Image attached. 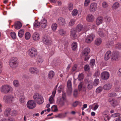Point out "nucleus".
Listing matches in <instances>:
<instances>
[{"instance_id":"obj_1","label":"nucleus","mask_w":121,"mask_h":121,"mask_svg":"<svg viewBox=\"0 0 121 121\" xmlns=\"http://www.w3.org/2000/svg\"><path fill=\"white\" fill-rule=\"evenodd\" d=\"M112 37L109 38L108 41L106 43V46L108 48H110L113 45L114 43V41L116 40L117 38V33L114 32Z\"/></svg>"},{"instance_id":"obj_2","label":"nucleus","mask_w":121,"mask_h":121,"mask_svg":"<svg viewBox=\"0 0 121 121\" xmlns=\"http://www.w3.org/2000/svg\"><path fill=\"white\" fill-rule=\"evenodd\" d=\"M18 59L16 57H12L9 61V65L12 68H16L18 66Z\"/></svg>"},{"instance_id":"obj_3","label":"nucleus","mask_w":121,"mask_h":121,"mask_svg":"<svg viewBox=\"0 0 121 121\" xmlns=\"http://www.w3.org/2000/svg\"><path fill=\"white\" fill-rule=\"evenodd\" d=\"M1 91L4 93H8L12 92L13 89L10 86L8 85H3L1 87Z\"/></svg>"},{"instance_id":"obj_4","label":"nucleus","mask_w":121,"mask_h":121,"mask_svg":"<svg viewBox=\"0 0 121 121\" xmlns=\"http://www.w3.org/2000/svg\"><path fill=\"white\" fill-rule=\"evenodd\" d=\"M33 98L34 101L39 104H42L44 102V100L43 97L38 93L35 94L33 96Z\"/></svg>"},{"instance_id":"obj_5","label":"nucleus","mask_w":121,"mask_h":121,"mask_svg":"<svg viewBox=\"0 0 121 121\" xmlns=\"http://www.w3.org/2000/svg\"><path fill=\"white\" fill-rule=\"evenodd\" d=\"M88 28L87 26H83L81 24H79L77 26L76 30L78 32H80V33L82 34L85 31L88 30Z\"/></svg>"},{"instance_id":"obj_6","label":"nucleus","mask_w":121,"mask_h":121,"mask_svg":"<svg viewBox=\"0 0 121 121\" xmlns=\"http://www.w3.org/2000/svg\"><path fill=\"white\" fill-rule=\"evenodd\" d=\"M36 106V104L33 100H30L28 101L26 104L27 108L30 109L35 108Z\"/></svg>"},{"instance_id":"obj_7","label":"nucleus","mask_w":121,"mask_h":121,"mask_svg":"<svg viewBox=\"0 0 121 121\" xmlns=\"http://www.w3.org/2000/svg\"><path fill=\"white\" fill-rule=\"evenodd\" d=\"M52 39L49 36L45 35L43 37V43L47 45H49L51 44L52 42Z\"/></svg>"},{"instance_id":"obj_8","label":"nucleus","mask_w":121,"mask_h":121,"mask_svg":"<svg viewBox=\"0 0 121 121\" xmlns=\"http://www.w3.org/2000/svg\"><path fill=\"white\" fill-rule=\"evenodd\" d=\"M28 52L29 55L31 57L35 56L37 55V50L34 48L30 49Z\"/></svg>"},{"instance_id":"obj_9","label":"nucleus","mask_w":121,"mask_h":121,"mask_svg":"<svg viewBox=\"0 0 121 121\" xmlns=\"http://www.w3.org/2000/svg\"><path fill=\"white\" fill-rule=\"evenodd\" d=\"M3 99L5 102H11L15 100L14 97L12 95H9L4 96Z\"/></svg>"},{"instance_id":"obj_10","label":"nucleus","mask_w":121,"mask_h":121,"mask_svg":"<svg viewBox=\"0 0 121 121\" xmlns=\"http://www.w3.org/2000/svg\"><path fill=\"white\" fill-rule=\"evenodd\" d=\"M57 86L58 85L56 86L55 87L54 89L52 92V95L50 97L49 99V101L50 104H52L53 102L55 96L56 92V89L57 87Z\"/></svg>"},{"instance_id":"obj_11","label":"nucleus","mask_w":121,"mask_h":121,"mask_svg":"<svg viewBox=\"0 0 121 121\" xmlns=\"http://www.w3.org/2000/svg\"><path fill=\"white\" fill-rule=\"evenodd\" d=\"M119 52H114L112 55L111 59L112 62H115L117 60Z\"/></svg>"},{"instance_id":"obj_12","label":"nucleus","mask_w":121,"mask_h":121,"mask_svg":"<svg viewBox=\"0 0 121 121\" xmlns=\"http://www.w3.org/2000/svg\"><path fill=\"white\" fill-rule=\"evenodd\" d=\"M95 35H94L91 34L88 35L85 39V42L87 43H90L94 39Z\"/></svg>"},{"instance_id":"obj_13","label":"nucleus","mask_w":121,"mask_h":121,"mask_svg":"<svg viewBox=\"0 0 121 121\" xmlns=\"http://www.w3.org/2000/svg\"><path fill=\"white\" fill-rule=\"evenodd\" d=\"M97 4L96 3H92L90 5L89 9L91 12H94L97 10Z\"/></svg>"},{"instance_id":"obj_14","label":"nucleus","mask_w":121,"mask_h":121,"mask_svg":"<svg viewBox=\"0 0 121 121\" xmlns=\"http://www.w3.org/2000/svg\"><path fill=\"white\" fill-rule=\"evenodd\" d=\"M106 31L104 29L99 28L97 30V33L101 37H104L106 35Z\"/></svg>"},{"instance_id":"obj_15","label":"nucleus","mask_w":121,"mask_h":121,"mask_svg":"<svg viewBox=\"0 0 121 121\" xmlns=\"http://www.w3.org/2000/svg\"><path fill=\"white\" fill-rule=\"evenodd\" d=\"M109 73L106 71L103 72L101 74V77L103 79L106 80L109 77Z\"/></svg>"},{"instance_id":"obj_16","label":"nucleus","mask_w":121,"mask_h":121,"mask_svg":"<svg viewBox=\"0 0 121 121\" xmlns=\"http://www.w3.org/2000/svg\"><path fill=\"white\" fill-rule=\"evenodd\" d=\"M57 22L60 26L65 25L66 24L65 19L62 17L59 18L57 21Z\"/></svg>"},{"instance_id":"obj_17","label":"nucleus","mask_w":121,"mask_h":121,"mask_svg":"<svg viewBox=\"0 0 121 121\" xmlns=\"http://www.w3.org/2000/svg\"><path fill=\"white\" fill-rule=\"evenodd\" d=\"M76 29L75 28L72 29L71 31L70 36L71 37L75 39L77 36L76 34Z\"/></svg>"},{"instance_id":"obj_18","label":"nucleus","mask_w":121,"mask_h":121,"mask_svg":"<svg viewBox=\"0 0 121 121\" xmlns=\"http://www.w3.org/2000/svg\"><path fill=\"white\" fill-rule=\"evenodd\" d=\"M94 20V16L91 14L87 15L86 16V20L88 22H91L93 21Z\"/></svg>"},{"instance_id":"obj_19","label":"nucleus","mask_w":121,"mask_h":121,"mask_svg":"<svg viewBox=\"0 0 121 121\" xmlns=\"http://www.w3.org/2000/svg\"><path fill=\"white\" fill-rule=\"evenodd\" d=\"M103 21V17L101 16L99 17L96 19L95 21L96 24L98 26L101 24Z\"/></svg>"},{"instance_id":"obj_20","label":"nucleus","mask_w":121,"mask_h":121,"mask_svg":"<svg viewBox=\"0 0 121 121\" xmlns=\"http://www.w3.org/2000/svg\"><path fill=\"white\" fill-rule=\"evenodd\" d=\"M29 72L32 74H37L39 73V70L36 68L32 67L30 68L29 69Z\"/></svg>"},{"instance_id":"obj_21","label":"nucleus","mask_w":121,"mask_h":121,"mask_svg":"<svg viewBox=\"0 0 121 121\" xmlns=\"http://www.w3.org/2000/svg\"><path fill=\"white\" fill-rule=\"evenodd\" d=\"M47 23L46 20L45 19H43L41 20L40 25L42 28H45L46 26Z\"/></svg>"},{"instance_id":"obj_22","label":"nucleus","mask_w":121,"mask_h":121,"mask_svg":"<svg viewBox=\"0 0 121 121\" xmlns=\"http://www.w3.org/2000/svg\"><path fill=\"white\" fill-rule=\"evenodd\" d=\"M32 38L33 40L35 41L38 40L40 39L39 34L37 32H34L32 35Z\"/></svg>"},{"instance_id":"obj_23","label":"nucleus","mask_w":121,"mask_h":121,"mask_svg":"<svg viewBox=\"0 0 121 121\" xmlns=\"http://www.w3.org/2000/svg\"><path fill=\"white\" fill-rule=\"evenodd\" d=\"M67 86L68 88V92L70 93L72 92V89L71 87V83L70 80H69L67 82Z\"/></svg>"},{"instance_id":"obj_24","label":"nucleus","mask_w":121,"mask_h":121,"mask_svg":"<svg viewBox=\"0 0 121 121\" xmlns=\"http://www.w3.org/2000/svg\"><path fill=\"white\" fill-rule=\"evenodd\" d=\"M111 54V52L110 51H108L105 54L104 57L105 60H108L110 58Z\"/></svg>"},{"instance_id":"obj_25","label":"nucleus","mask_w":121,"mask_h":121,"mask_svg":"<svg viewBox=\"0 0 121 121\" xmlns=\"http://www.w3.org/2000/svg\"><path fill=\"white\" fill-rule=\"evenodd\" d=\"M90 51V49L89 48H86L84 49L82 52V55L84 56H88Z\"/></svg>"},{"instance_id":"obj_26","label":"nucleus","mask_w":121,"mask_h":121,"mask_svg":"<svg viewBox=\"0 0 121 121\" xmlns=\"http://www.w3.org/2000/svg\"><path fill=\"white\" fill-rule=\"evenodd\" d=\"M120 6L119 3L118 2H116L113 4L112 8L113 10H116L119 8Z\"/></svg>"},{"instance_id":"obj_27","label":"nucleus","mask_w":121,"mask_h":121,"mask_svg":"<svg viewBox=\"0 0 121 121\" xmlns=\"http://www.w3.org/2000/svg\"><path fill=\"white\" fill-rule=\"evenodd\" d=\"M102 40L100 38L96 39L95 41V44L97 46H98L100 45L102 43Z\"/></svg>"},{"instance_id":"obj_28","label":"nucleus","mask_w":121,"mask_h":121,"mask_svg":"<svg viewBox=\"0 0 121 121\" xmlns=\"http://www.w3.org/2000/svg\"><path fill=\"white\" fill-rule=\"evenodd\" d=\"M14 26L15 29L17 30L19 29L22 27V24L19 22H17L15 24Z\"/></svg>"},{"instance_id":"obj_29","label":"nucleus","mask_w":121,"mask_h":121,"mask_svg":"<svg viewBox=\"0 0 121 121\" xmlns=\"http://www.w3.org/2000/svg\"><path fill=\"white\" fill-rule=\"evenodd\" d=\"M112 85L111 84L109 83H107L104 85L103 86V89L105 90H108L111 88Z\"/></svg>"},{"instance_id":"obj_30","label":"nucleus","mask_w":121,"mask_h":121,"mask_svg":"<svg viewBox=\"0 0 121 121\" xmlns=\"http://www.w3.org/2000/svg\"><path fill=\"white\" fill-rule=\"evenodd\" d=\"M87 87L89 89H91L93 87V84L92 83V81H88L87 83Z\"/></svg>"},{"instance_id":"obj_31","label":"nucleus","mask_w":121,"mask_h":121,"mask_svg":"<svg viewBox=\"0 0 121 121\" xmlns=\"http://www.w3.org/2000/svg\"><path fill=\"white\" fill-rule=\"evenodd\" d=\"M25 97L23 94H22L19 97V101L21 103H24L25 101Z\"/></svg>"},{"instance_id":"obj_32","label":"nucleus","mask_w":121,"mask_h":121,"mask_svg":"<svg viewBox=\"0 0 121 121\" xmlns=\"http://www.w3.org/2000/svg\"><path fill=\"white\" fill-rule=\"evenodd\" d=\"M55 73L52 71H50L48 74V78L49 79H51L53 78L54 75Z\"/></svg>"},{"instance_id":"obj_33","label":"nucleus","mask_w":121,"mask_h":121,"mask_svg":"<svg viewBox=\"0 0 121 121\" xmlns=\"http://www.w3.org/2000/svg\"><path fill=\"white\" fill-rule=\"evenodd\" d=\"M24 30L23 29L20 30L18 32V35L19 37L20 38H22L24 34Z\"/></svg>"},{"instance_id":"obj_34","label":"nucleus","mask_w":121,"mask_h":121,"mask_svg":"<svg viewBox=\"0 0 121 121\" xmlns=\"http://www.w3.org/2000/svg\"><path fill=\"white\" fill-rule=\"evenodd\" d=\"M11 109L10 108H8L4 112V114L6 116H8L11 115Z\"/></svg>"},{"instance_id":"obj_35","label":"nucleus","mask_w":121,"mask_h":121,"mask_svg":"<svg viewBox=\"0 0 121 121\" xmlns=\"http://www.w3.org/2000/svg\"><path fill=\"white\" fill-rule=\"evenodd\" d=\"M77 47V43L76 42H73L72 44V48L73 50H75Z\"/></svg>"},{"instance_id":"obj_36","label":"nucleus","mask_w":121,"mask_h":121,"mask_svg":"<svg viewBox=\"0 0 121 121\" xmlns=\"http://www.w3.org/2000/svg\"><path fill=\"white\" fill-rule=\"evenodd\" d=\"M31 37L30 33L29 32H26L25 34V38L26 39L28 40Z\"/></svg>"},{"instance_id":"obj_37","label":"nucleus","mask_w":121,"mask_h":121,"mask_svg":"<svg viewBox=\"0 0 121 121\" xmlns=\"http://www.w3.org/2000/svg\"><path fill=\"white\" fill-rule=\"evenodd\" d=\"M110 103L111 105L113 106H115L118 104L117 101L114 99H112Z\"/></svg>"},{"instance_id":"obj_38","label":"nucleus","mask_w":121,"mask_h":121,"mask_svg":"<svg viewBox=\"0 0 121 121\" xmlns=\"http://www.w3.org/2000/svg\"><path fill=\"white\" fill-rule=\"evenodd\" d=\"M40 24L39 22L35 21L34 23V27L39 28L40 26Z\"/></svg>"},{"instance_id":"obj_39","label":"nucleus","mask_w":121,"mask_h":121,"mask_svg":"<svg viewBox=\"0 0 121 121\" xmlns=\"http://www.w3.org/2000/svg\"><path fill=\"white\" fill-rule=\"evenodd\" d=\"M75 19H71L69 23V25L72 26H73L75 24Z\"/></svg>"},{"instance_id":"obj_40","label":"nucleus","mask_w":121,"mask_h":121,"mask_svg":"<svg viewBox=\"0 0 121 121\" xmlns=\"http://www.w3.org/2000/svg\"><path fill=\"white\" fill-rule=\"evenodd\" d=\"M57 24L56 23H54L52 24L51 26V28L52 30L55 31L57 29Z\"/></svg>"},{"instance_id":"obj_41","label":"nucleus","mask_w":121,"mask_h":121,"mask_svg":"<svg viewBox=\"0 0 121 121\" xmlns=\"http://www.w3.org/2000/svg\"><path fill=\"white\" fill-rule=\"evenodd\" d=\"M59 34L63 36L66 34V32L62 29H60L58 30Z\"/></svg>"},{"instance_id":"obj_42","label":"nucleus","mask_w":121,"mask_h":121,"mask_svg":"<svg viewBox=\"0 0 121 121\" xmlns=\"http://www.w3.org/2000/svg\"><path fill=\"white\" fill-rule=\"evenodd\" d=\"M13 84L14 86L16 87H18L19 86V82L17 80H15L13 81Z\"/></svg>"},{"instance_id":"obj_43","label":"nucleus","mask_w":121,"mask_h":121,"mask_svg":"<svg viewBox=\"0 0 121 121\" xmlns=\"http://www.w3.org/2000/svg\"><path fill=\"white\" fill-rule=\"evenodd\" d=\"M104 20L106 23H108L111 21V19L110 17L107 16L105 17Z\"/></svg>"},{"instance_id":"obj_44","label":"nucleus","mask_w":121,"mask_h":121,"mask_svg":"<svg viewBox=\"0 0 121 121\" xmlns=\"http://www.w3.org/2000/svg\"><path fill=\"white\" fill-rule=\"evenodd\" d=\"M99 82V79H96L94 80V81L93 83V85L94 86H96L98 85Z\"/></svg>"},{"instance_id":"obj_45","label":"nucleus","mask_w":121,"mask_h":121,"mask_svg":"<svg viewBox=\"0 0 121 121\" xmlns=\"http://www.w3.org/2000/svg\"><path fill=\"white\" fill-rule=\"evenodd\" d=\"M103 90V88L101 86L98 87L96 89V92L97 93H99L101 92Z\"/></svg>"},{"instance_id":"obj_46","label":"nucleus","mask_w":121,"mask_h":121,"mask_svg":"<svg viewBox=\"0 0 121 121\" xmlns=\"http://www.w3.org/2000/svg\"><path fill=\"white\" fill-rule=\"evenodd\" d=\"M78 13V10L76 9H74L72 11V14L73 16H76L77 15Z\"/></svg>"},{"instance_id":"obj_47","label":"nucleus","mask_w":121,"mask_h":121,"mask_svg":"<svg viewBox=\"0 0 121 121\" xmlns=\"http://www.w3.org/2000/svg\"><path fill=\"white\" fill-rule=\"evenodd\" d=\"M108 4L106 2H103L102 4V6L104 8H106L108 6Z\"/></svg>"},{"instance_id":"obj_48","label":"nucleus","mask_w":121,"mask_h":121,"mask_svg":"<svg viewBox=\"0 0 121 121\" xmlns=\"http://www.w3.org/2000/svg\"><path fill=\"white\" fill-rule=\"evenodd\" d=\"M91 0H85L84 3V6L87 7L90 4Z\"/></svg>"},{"instance_id":"obj_49","label":"nucleus","mask_w":121,"mask_h":121,"mask_svg":"<svg viewBox=\"0 0 121 121\" xmlns=\"http://www.w3.org/2000/svg\"><path fill=\"white\" fill-rule=\"evenodd\" d=\"M85 85H84L81 82L79 84L78 86V88L79 90H82V87H85Z\"/></svg>"},{"instance_id":"obj_50","label":"nucleus","mask_w":121,"mask_h":121,"mask_svg":"<svg viewBox=\"0 0 121 121\" xmlns=\"http://www.w3.org/2000/svg\"><path fill=\"white\" fill-rule=\"evenodd\" d=\"M68 8L69 10H72L73 8V6L72 3H70L68 4Z\"/></svg>"},{"instance_id":"obj_51","label":"nucleus","mask_w":121,"mask_h":121,"mask_svg":"<svg viewBox=\"0 0 121 121\" xmlns=\"http://www.w3.org/2000/svg\"><path fill=\"white\" fill-rule=\"evenodd\" d=\"M11 35L12 38L13 39H15L16 38V35L14 32H11Z\"/></svg>"},{"instance_id":"obj_52","label":"nucleus","mask_w":121,"mask_h":121,"mask_svg":"<svg viewBox=\"0 0 121 121\" xmlns=\"http://www.w3.org/2000/svg\"><path fill=\"white\" fill-rule=\"evenodd\" d=\"M52 110V111L56 112L57 111V106H53L51 108Z\"/></svg>"},{"instance_id":"obj_53","label":"nucleus","mask_w":121,"mask_h":121,"mask_svg":"<svg viewBox=\"0 0 121 121\" xmlns=\"http://www.w3.org/2000/svg\"><path fill=\"white\" fill-rule=\"evenodd\" d=\"M66 101V100H64L63 99V100H61L59 102L60 105L61 106H63L65 105V102Z\"/></svg>"},{"instance_id":"obj_54","label":"nucleus","mask_w":121,"mask_h":121,"mask_svg":"<svg viewBox=\"0 0 121 121\" xmlns=\"http://www.w3.org/2000/svg\"><path fill=\"white\" fill-rule=\"evenodd\" d=\"M95 63V61L94 59H92L91 60L90 65L91 66H93Z\"/></svg>"},{"instance_id":"obj_55","label":"nucleus","mask_w":121,"mask_h":121,"mask_svg":"<svg viewBox=\"0 0 121 121\" xmlns=\"http://www.w3.org/2000/svg\"><path fill=\"white\" fill-rule=\"evenodd\" d=\"M84 70L85 71H89L90 70V68L88 65H86L84 67Z\"/></svg>"},{"instance_id":"obj_56","label":"nucleus","mask_w":121,"mask_h":121,"mask_svg":"<svg viewBox=\"0 0 121 121\" xmlns=\"http://www.w3.org/2000/svg\"><path fill=\"white\" fill-rule=\"evenodd\" d=\"M84 77L83 74L81 73L79 74L78 76V79L79 80H80L82 79Z\"/></svg>"},{"instance_id":"obj_57","label":"nucleus","mask_w":121,"mask_h":121,"mask_svg":"<svg viewBox=\"0 0 121 121\" xmlns=\"http://www.w3.org/2000/svg\"><path fill=\"white\" fill-rule=\"evenodd\" d=\"M116 95V94L114 93H110L108 94V96L109 97L114 96Z\"/></svg>"},{"instance_id":"obj_58","label":"nucleus","mask_w":121,"mask_h":121,"mask_svg":"<svg viewBox=\"0 0 121 121\" xmlns=\"http://www.w3.org/2000/svg\"><path fill=\"white\" fill-rule=\"evenodd\" d=\"M79 102L78 101H75L72 104L73 106L74 107H76L78 104Z\"/></svg>"},{"instance_id":"obj_59","label":"nucleus","mask_w":121,"mask_h":121,"mask_svg":"<svg viewBox=\"0 0 121 121\" xmlns=\"http://www.w3.org/2000/svg\"><path fill=\"white\" fill-rule=\"evenodd\" d=\"M77 67V65L76 64H75L73 66L72 68V71H75Z\"/></svg>"},{"instance_id":"obj_60","label":"nucleus","mask_w":121,"mask_h":121,"mask_svg":"<svg viewBox=\"0 0 121 121\" xmlns=\"http://www.w3.org/2000/svg\"><path fill=\"white\" fill-rule=\"evenodd\" d=\"M100 75V72L99 71L96 72L95 73L94 76L96 77H98Z\"/></svg>"},{"instance_id":"obj_61","label":"nucleus","mask_w":121,"mask_h":121,"mask_svg":"<svg viewBox=\"0 0 121 121\" xmlns=\"http://www.w3.org/2000/svg\"><path fill=\"white\" fill-rule=\"evenodd\" d=\"M115 90L116 91L118 92L121 91V88L119 86L116 87L115 88Z\"/></svg>"},{"instance_id":"obj_62","label":"nucleus","mask_w":121,"mask_h":121,"mask_svg":"<svg viewBox=\"0 0 121 121\" xmlns=\"http://www.w3.org/2000/svg\"><path fill=\"white\" fill-rule=\"evenodd\" d=\"M17 112L15 110H14L12 112H11V115L12 116H14L15 115L17 114Z\"/></svg>"},{"instance_id":"obj_63","label":"nucleus","mask_w":121,"mask_h":121,"mask_svg":"<svg viewBox=\"0 0 121 121\" xmlns=\"http://www.w3.org/2000/svg\"><path fill=\"white\" fill-rule=\"evenodd\" d=\"M115 47L117 48H121V43H117Z\"/></svg>"},{"instance_id":"obj_64","label":"nucleus","mask_w":121,"mask_h":121,"mask_svg":"<svg viewBox=\"0 0 121 121\" xmlns=\"http://www.w3.org/2000/svg\"><path fill=\"white\" fill-rule=\"evenodd\" d=\"M78 94V91L77 90H75L74 91V96L76 97L77 96Z\"/></svg>"}]
</instances>
